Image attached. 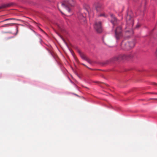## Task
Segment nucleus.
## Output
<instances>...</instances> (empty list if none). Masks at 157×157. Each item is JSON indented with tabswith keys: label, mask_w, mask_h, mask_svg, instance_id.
Masks as SVG:
<instances>
[{
	"label": "nucleus",
	"mask_w": 157,
	"mask_h": 157,
	"mask_svg": "<svg viewBox=\"0 0 157 157\" xmlns=\"http://www.w3.org/2000/svg\"><path fill=\"white\" fill-rule=\"evenodd\" d=\"M133 57V54L132 53L120 54L115 56L110 59L104 62V65L109 64L114 62L120 61L122 60H128Z\"/></svg>",
	"instance_id": "f257e3e1"
},
{
	"label": "nucleus",
	"mask_w": 157,
	"mask_h": 157,
	"mask_svg": "<svg viewBox=\"0 0 157 157\" xmlns=\"http://www.w3.org/2000/svg\"><path fill=\"white\" fill-rule=\"evenodd\" d=\"M91 11L88 5L85 4L84 5V9L82 10L80 13H79L78 18L80 20L81 22H83V24L86 23V13H87L88 15L91 14Z\"/></svg>",
	"instance_id": "f03ea898"
},
{
	"label": "nucleus",
	"mask_w": 157,
	"mask_h": 157,
	"mask_svg": "<svg viewBox=\"0 0 157 157\" xmlns=\"http://www.w3.org/2000/svg\"><path fill=\"white\" fill-rule=\"evenodd\" d=\"M134 46V43L133 41L128 42L123 41L121 43V48L122 49L128 51L133 48Z\"/></svg>",
	"instance_id": "7ed1b4c3"
},
{
	"label": "nucleus",
	"mask_w": 157,
	"mask_h": 157,
	"mask_svg": "<svg viewBox=\"0 0 157 157\" xmlns=\"http://www.w3.org/2000/svg\"><path fill=\"white\" fill-rule=\"evenodd\" d=\"M62 6L64 8H67L68 12H70V9L69 8L70 6H73L74 5V0H65L63 2L61 3Z\"/></svg>",
	"instance_id": "20e7f679"
},
{
	"label": "nucleus",
	"mask_w": 157,
	"mask_h": 157,
	"mask_svg": "<svg viewBox=\"0 0 157 157\" xmlns=\"http://www.w3.org/2000/svg\"><path fill=\"white\" fill-rule=\"evenodd\" d=\"M115 37L117 40H119L122 37V30L120 26H118L115 30Z\"/></svg>",
	"instance_id": "39448f33"
},
{
	"label": "nucleus",
	"mask_w": 157,
	"mask_h": 157,
	"mask_svg": "<svg viewBox=\"0 0 157 157\" xmlns=\"http://www.w3.org/2000/svg\"><path fill=\"white\" fill-rule=\"evenodd\" d=\"M126 23H127V27H129V28L132 27L133 25V20L132 17L128 14H127L126 17Z\"/></svg>",
	"instance_id": "423d86ee"
},
{
	"label": "nucleus",
	"mask_w": 157,
	"mask_h": 157,
	"mask_svg": "<svg viewBox=\"0 0 157 157\" xmlns=\"http://www.w3.org/2000/svg\"><path fill=\"white\" fill-rule=\"evenodd\" d=\"M94 28L96 31L97 32L100 33L102 31V28L101 26V22L100 21H96L94 25Z\"/></svg>",
	"instance_id": "0eeeda50"
},
{
	"label": "nucleus",
	"mask_w": 157,
	"mask_h": 157,
	"mask_svg": "<svg viewBox=\"0 0 157 157\" xmlns=\"http://www.w3.org/2000/svg\"><path fill=\"white\" fill-rule=\"evenodd\" d=\"M110 17H111V22L113 25H115L117 24V19L113 14L110 15Z\"/></svg>",
	"instance_id": "6e6552de"
},
{
	"label": "nucleus",
	"mask_w": 157,
	"mask_h": 157,
	"mask_svg": "<svg viewBox=\"0 0 157 157\" xmlns=\"http://www.w3.org/2000/svg\"><path fill=\"white\" fill-rule=\"evenodd\" d=\"M80 56H81V58H82V59H83L85 60L88 62L89 63H91V61L90 59L88 58V57H86V56L85 55V54L82 53H80Z\"/></svg>",
	"instance_id": "1a4fd4ad"
},
{
	"label": "nucleus",
	"mask_w": 157,
	"mask_h": 157,
	"mask_svg": "<svg viewBox=\"0 0 157 157\" xmlns=\"http://www.w3.org/2000/svg\"><path fill=\"white\" fill-rule=\"evenodd\" d=\"M102 9V6H101V4L99 3H97L96 6V9L97 11H99Z\"/></svg>",
	"instance_id": "9d476101"
},
{
	"label": "nucleus",
	"mask_w": 157,
	"mask_h": 157,
	"mask_svg": "<svg viewBox=\"0 0 157 157\" xmlns=\"http://www.w3.org/2000/svg\"><path fill=\"white\" fill-rule=\"evenodd\" d=\"M10 4H4L1 6H0V9L2 8H6L7 7H9L10 6Z\"/></svg>",
	"instance_id": "9b49d317"
},
{
	"label": "nucleus",
	"mask_w": 157,
	"mask_h": 157,
	"mask_svg": "<svg viewBox=\"0 0 157 157\" xmlns=\"http://www.w3.org/2000/svg\"><path fill=\"white\" fill-rule=\"evenodd\" d=\"M15 25V23H9L8 24H5L2 26V27H10L13 26Z\"/></svg>",
	"instance_id": "f8f14e48"
},
{
	"label": "nucleus",
	"mask_w": 157,
	"mask_h": 157,
	"mask_svg": "<svg viewBox=\"0 0 157 157\" xmlns=\"http://www.w3.org/2000/svg\"><path fill=\"white\" fill-rule=\"evenodd\" d=\"M15 20V19H14L13 18H8V19H7L3 21H2V22H3V21H8V20Z\"/></svg>",
	"instance_id": "ddd939ff"
},
{
	"label": "nucleus",
	"mask_w": 157,
	"mask_h": 157,
	"mask_svg": "<svg viewBox=\"0 0 157 157\" xmlns=\"http://www.w3.org/2000/svg\"><path fill=\"white\" fill-rule=\"evenodd\" d=\"M81 64H82V65H84L85 66V67L88 68L89 69V67H87L86 66V65H85L84 64H83V63H82Z\"/></svg>",
	"instance_id": "4468645a"
},
{
	"label": "nucleus",
	"mask_w": 157,
	"mask_h": 157,
	"mask_svg": "<svg viewBox=\"0 0 157 157\" xmlns=\"http://www.w3.org/2000/svg\"><path fill=\"white\" fill-rule=\"evenodd\" d=\"M103 42H104V43H105V44H106L108 46H109V45H108V43H106L104 42V40H103Z\"/></svg>",
	"instance_id": "2eb2a0df"
},
{
	"label": "nucleus",
	"mask_w": 157,
	"mask_h": 157,
	"mask_svg": "<svg viewBox=\"0 0 157 157\" xmlns=\"http://www.w3.org/2000/svg\"><path fill=\"white\" fill-rule=\"evenodd\" d=\"M138 27H139V25H137V26H136V28H137Z\"/></svg>",
	"instance_id": "dca6fc26"
},
{
	"label": "nucleus",
	"mask_w": 157,
	"mask_h": 157,
	"mask_svg": "<svg viewBox=\"0 0 157 157\" xmlns=\"http://www.w3.org/2000/svg\"><path fill=\"white\" fill-rule=\"evenodd\" d=\"M156 55H157V51H156Z\"/></svg>",
	"instance_id": "f3484780"
},
{
	"label": "nucleus",
	"mask_w": 157,
	"mask_h": 157,
	"mask_svg": "<svg viewBox=\"0 0 157 157\" xmlns=\"http://www.w3.org/2000/svg\"><path fill=\"white\" fill-rule=\"evenodd\" d=\"M16 30H17V33L18 32V29H16Z\"/></svg>",
	"instance_id": "a211bd4d"
},
{
	"label": "nucleus",
	"mask_w": 157,
	"mask_h": 157,
	"mask_svg": "<svg viewBox=\"0 0 157 157\" xmlns=\"http://www.w3.org/2000/svg\"><path fill=\"white\" fill-rule=\"evenodd\" d=\"M103 16V14L101 15V16Z\"/></svg>",
	"instance_id": "6ab92c4d"
},
{
	"label": "nucleus",
	"mask_w": 157,
	"mask_h": 157,
	"mask_svg": "<svg viewBox=\"0 0 157 157\" xmlns=\"http://www.w3.org/2000/svg\"><path fill=\"white\" fill-rule=\"evenodd\" d=\"M126 32H129V31H126Z\"/></svg>",
	"instance_id": "aec40b11"
},
{
	"label": "nucleus",
	"mask_w": 157,
	"mask_h": 157,
	"mask_svg": "<svg viewBox=\"0 0 157 157\" xmlns=\"http://www.w3.org/2000/svg\"><path fill=\"white\" fill-rule=\"evenodd\" d=\"M58 27H59V26L58 25Z\"/></svg>",
	"instance_id": "412c9836"
}]
</instances>
